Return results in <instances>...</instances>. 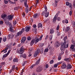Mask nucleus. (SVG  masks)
Listing matches in <instances>:
<instances>
[{"label":"nucleus","mask_w":75,"mask_h":75,"mask_svg":"<svg viewBox=\"0 0 75 75\" xmlns=\"http://www.w3.org/2000/svg\"><path fill=\"white\" fill-rule=\"evenodd\" d=\"M60 13V11H58V12L56 14V15L55 16H58V14H59Z\"/></svg>","instance_id":"13d9d810"},{"label":"nucleus","mask_w":75,"mask_h":75,"mask_svg":"<svg viewBox=\"0 0 75 75\" xmlns=\"http://www.w3.org/2000/svg\"><path fill=\"white\" fill-rule=\"evenodd\" d=\"M22 15L23 16V17H25V13L24 12H22Z\"/></svg>","instance_id":"de8ad7c7"},{"label":"nucleus","mask_w":75,"mask_h":75,"mask_svg":"<svg viewBox=\"0 0 75 75\" xmlns=\"http://www.w3.org/2000/svg\"><path fill=\"white\" fill-rule=\"evenodd\" d=\"M4 21L5 22V24H6V25H8L9 24V21L7 20V19H4Z\"/></svg>","instance_id":"ddd939ff"},{"label":"nucleus","mask_w":75,"mask_h":75,"mask_svg":"<svg viewBox=\"0 0 75 75\" xmlns=\"http://www.w3.org/2000/svg\"><path fill=\"white\" fill-rule=\"evenodd\" d=\"M25 30L26 31V32H28L30 30V27H26L25 28Z\"/></svg>","instance_id":"6ab92c4d"},{"label":"nucleus","mask_w":75,"mask_h":75,"mask_svg":"<svg viewBox=\"0 0 75 75\" xmlns=\"http://www.w3.org/2000/svg\"><path fill=\"white\" fill-rule=\"evenodd\" d=\"M7 19H9L10 20H13V16H11V15H9L8 16V17H7Z\"/></svg>","instance_id":"9d476101"},{"label":"nucleus","mask_w":75,"mask_h":75,"mask_svg":"<svg viewBox=\"0 0 75 75\" xmlns=\"http://www.w3.org/2000/svg\"><path fill=\"white\" fill-rule=\"evenodd\" d=\"M27 38L28 40H29V41H30V40H31V38L30 36H28L27 37Z\"/></svg>","instance_id":"09e8293b"},{"label":"nucleus","mask_w":75,"mask_h":75,"mask_svg":"<svg viewBox=\"0 0 75 75\" xmlns=\"http://www.w3.org/2000/svg\"><path fill=\"white\" fill-rule=\"evenodd\" d=\"M23 57L24 58H27V55H26V54H24L23 55Z\"/></svg>","instance_id":"37998d69"},{"label":"nucleus","mask_w":75,"mask_h":75,"mask_svg":"<svg viewBox=\"0 0 75 75\" xmlns=\"http://www.w3.org/2000/svg\"><path fill=\"white\" fill-rule=\"evenodd\" d=\"M69 14L70 16H71V15H72V11H70V12H69Z\"/></svg>","instance_id":"774afa93"},{"label":"nucleus","mask_w":75,"mask_h":75,"mask_svg":"<svg viewBox=\"0 0 75 75\" xmlns=\"http://www.w3.org/2000/svg\"><path fill=\"white\" fill-rule=\"evenodd\" d=\"M13 61L14 62H18V59L17 58H15L13 59Z\"/></svg>","instance_id":"393cba45"},{"label":"nucleus","mask_w":75,"mask_h":75,"mask_svg":"<svg viewBox=\"0 0 75 75\" xmlns=\"http://www.w3.org/2000/svg\"><path fill=\"white\" fill-rule=\"evenodd\" d=\"M57 20H58V21H60L61 20V17H58L57 18Z\"/></svg>","instance_id":"5fc2aeb1"},{"label":"nucleus","mask_w":75,"mask_h":75,"mask_svg":"<svg viewBox=\"0 0 75 75\" xmlns=\"http://www.w3.org/2000/svg\"><path fill=\"white\" fill-rule=\"evenodd\" d=\"M10 50H9L8 52H7V54H5L4 55H3V57L4 58H6V57L8 55V54H10Z\"/></svg>","instance_id":"1a4fd4ad"},{"label":"nucleus","mask_w":75,"mask_h":75,"mask_svg":"<svg viewBox=\"0 0 75 75\" xmlns=\"http://www.w3.org/2000/svg\"><path fill=\"white\" fill-rule=\"evenodd\" d=\"M66 43H67V42L65 41L64 42V43H62L61 44V46L60 47V50H61V51L62 52L65 51V48L68 47V45L67 44L66 45Z\"/></svg>","instance_id":"f257e3e1"},{"label":"nucleus","mask_w":75,"mask_h":75,"mask_svg":"<svg viewBox=\"0 0 75 75\" xmlns=\"http://www.w3.org/2000/svg\"><path fill=\"white\" fill-rule=\"evenodd\" d=\"M3 24V21H0V24H1V25L2 24Z\"/></svg>","instance_id":"680f3d73"},{"label":"nucleus","mask_w":75,"mask_h":75,"mask_svg":"<svg viewBox=\"0 0 75 75\" xmlns=\"http://www.w3.org/2000/svg\"><path fill=\"white\" fill-rule=\"evenodd\" d=\"M65 23H66L67 24V23H68V20H67V19H65Z\"/></svg>","instance_id":"e2e57ef3"},{"label":"nucleus","mask_w":75,"mask_h":75,"mask_svg":"<svg viewBox=\"0 0 75 75\" xmlns=\"http://www.w3.org/2000/svg\"><path fill=\"white\" fill-rule=\"evenodd\" d=\"M28 62H27V61H25L24 62L23 64H22V65L23 66V67H24V66L25 64H28Z\"/></svg>","instance_id":"c756f323"},{"label":"nucleus","mask_w":75,"mask_h":75,"mask_svg":"<svg viewBox=\"0 0 75 75\" xmlns=\"http://www.w3.org/2000/svg\"><path fill=\"white\" fill-rule=\"evenodd\" d=\"M25 7L26 8H25V12L26 13H28V5H25Z\"/></svg>","instance_id":"423d86ee"},{"label":"nucleus","mask_w":75,"mask_h":75,"mask_svg":"<svg viewBox=\"0 0 75 75\" xmlns=\"http://www.w3.org/2000/svg\"><path fill=\"white\" fill-rule=\"evenodd\" d=\"M4 3H5V4H7L8 3V1H6V0H4Z\"/></svg>","instance_id":"a19ab883"},{"label":"nucleus","mask_w":75,"mask_h":75,"mask_svg":"<svg viewBox=\"0 0 75 75\" xmlns=\"http://www.w3.org/2000/svg\"><path fill=\"white\" fill-rule=\"evenodd\" d=\"M62 58V57L61 55H59L58 58V61H60V59H61V58Z\"/></svg>","instance_id":"72a5a7b5"},{"label":"nucleus","mask_w":75,"mask_h":75,"mask_svg":"<svg viewBox=\"0 0 75 75\" xmlns=\"http://www.w3.org/2000/svg\"><path fill=\"white\" fill-rule=\"evenodd\" d=\"M45 67H46V68H48V64H46Z\"/></svg>","instance_id":"338daca9"},{"label":"nucleus","mask_w":75,"mask_h":75,"mask_svg":"<svg viewBox=\"0 0 75 75\" xmlns=\"http://www.w3.org/2000/svg\"><path fill=\"white\" fill-rule=\"evenodd\" d=\"M56 20H57V17H56V16H55L54 18L53 19V21L54 22H55Z\"/></svg>","instance_id":"473e14b6"},{"label":"nucleus","mask_w":75,"mask_h":75,"mask_svg":"<svg viewBox=\"0 0 75 75\" xmlns=\"http://www.w3.org/2000/svg\"><path fill=\"white\" fill-rule=\"evenodd\" d=\"M44 7L45 10V12H47V6H46V5H45Z\"/></svg>","instance_id":"ea45409f"},{"label":"nucleus","mask_w":75,"mask_h":75,"mask_svg":"<svg viewBox=\"0 0 75 75\" xmlns=\"http://www.w3.org/2000/svg\"><path fill=\"white\" fill-rule=\"evenodd\" d=\"M8 47H6L5 49L1 51V52H4V53H6V52H7V51L8 50Z\"/></svg>","instance_id":"9b49d317"},{"label":"nucleus","mask_w":75,"mask_h":75,"mask_svg":"<svg viewBox=\"0 0 75 75\" xmlns=\"http://www.w3.org/2000/svg\"><path fill=\"white\" fill-rule=\"evenodd\" d=\"M33 28H36L37 27V25L36 24H34L33 25Z\"/></svg>","instance_id":"4d7b16f0"},{"label":"nucleus","mask_w":75,"mask_h":75,"mask_svg":"<svg viewBox=\"0 0 75 75\" xmlns=\"http://www.w3.org/2000/svg\"><path fill=\"white\" fill-rule=\"evenodd\" d=\"M12 43H10L9 46V48H12Z\"/></svg>","instance_id":"052dcab7"},{"label":"nucleus","mask_w":75,"mask_h":75,"mask_svg":"<svg viewBox=\"0 0 75 75\" xmlns=\"http://www.w3.org/2000/svg\"><path fill=\"white\" fill-rule=\"evenodd\" d=\"M25 49H24V48H23L21 47L20 49V50H18V49H17V52L18 54H23L24 52V50Z\"/></svg>","instance_id":"f03ea898"},{"label":"nucleus","mask_w":75,"mask_h":75,"mask_svg":"<svg viewBox=\"0 0 75 75\" xmlns=\"http://www.w3.org/2000/svg\"><path fill=\"white\" fill-rule=\"evenodd\" d=\"M42 36H41L40 37V38H38L36 37L35 38V39L34 40L35 41V44H37V42L39 41H41V40H42Z\"/></svg>","instance_id":"7ed1b4c3"},{"label":"nucleus","mask_w":75,"mask_h":75,"mask_svg":"<svg viewBox=\"0 0 75 75\" xmlns=\"http://www.w3.org/2000/svg\"><path fill=\"white\" fill-rule=\"evenodd\" d=\"M67 69H71L72 68V66L70 64L68 63H67Z\"/></svg>","instance_id":"0eeeda50"},{"label":"nucleus","mask_w":75,"mask_h":75,"mask_svg":"<svg viewBox=\"0 0 75 75\" xmlns=\"http://www.w3.org/2000/svg\"><path fill=\"white\" fill-rule=\"evenodd\" d=\"M14 9V10H17L18 9V7H15Z\"/></svg>","instance_id":"864d4df0"},{"label":"nucleus","mask_w":75,"mask_h":75,"mask_svg":"<svg viewBox=\"0 0 75 75\" xmlns=\"http://www.w3.org/2000/svg\"><path fill=\"white\" fill-rule=\"evenodd\" d=\"M46 13L45 15V17H48V16H49V13L48 12H46Z\"/></svg>","instance_id":"2f4dec72"},{"label":"nucleus","mask_w":75,"mask_h":75,"mask_svg":"<svg viewBox=\"0 0 75 75\" xmlns=\"http://www.w3.org/2000/svg\"><path fill=\"white\" fill-rule=\"evenodd\" d=\"M66 6H68L69 5V4H69V2H66Z\"/></svg>","instance_id":"c03bdc74"},{"label":"nucleus","mask_w":75,"mask_h":75,"mask_svg":"<svg viewBox=\"0 0 75 75\" xmlns=\"http://www.w3.org/2000/svg\"><path fill=\"white\" fill-rule=\"evenodd\" d=\"M75 46L74 45H71V47H70V49H71L72 50L73 48H74V47H75Z\"/></svg>","instance_id":"7c9ffc66"},{"label":"nucleus","mask_w":75,"mask_h":75,"mask_svg":"<svg viewBox=\"0 0 75 75\" xmlns=\"http://www.w3.org/2000/svg\"><path fill=\"white\" fill-rule=\"evenodd\" d=\"M71 42H72V43L73 44H75V40H74V39H72L71 40Z\"/></svg>","instance_id":"3c124183"},{"label":"nucleus","mask_w":75,"mask_h":75,"mask_svg":"<svg viewBox=\"0 0 75 75\" xmlns=\"http://www.w3.org/2000/svg\"><path fill=\"white\" fill-rule=\"evenodd\" d=\"M69 7L70 8L71 11H72V10L73 8V6H72V4L70 3L69 5Z\"/></svg>","instance_id":"a211bd4d"},{"label":"nucleus","mask_w":75,"mask_h":75,"mask_svg":"<svg viewBox=\"0 0 75 75\" xmlns=\"http://www.w3.org/2000/svg\"><path fill=\"white\" fill-rule=\"evenodd\" d=\"M6 40H7L6 37H4L3 39V41L4 42H5V41H6Z\"/></svg>","instance_id":"e433bc0d"},{"label":"nucleus","mask_w":75,"mask_h":75,"mask_svg":"<svg viewBox=\"0 0 75 75\" xmlns=\"http://www.w3.org/2000/svg\"><path fill=\"white\" fill-rule=\"evenodd\" d=\"M13 37H14V35H9L8 37V39H13Z\"/></svg>","instance_id":"f3484780"},{"label":"nucleus","mask_w":75,"mask_h":75,"mask_svg":"<svg viewBox=\"0 0 75 75\" xmlns=\"http://www.w3.org/2000/svg\"><path fill=\"white\" fill-rule=\"evenodd\" d=\"M46 13H45V11H43L42 13V15L43 16H45Z\"/></svg>","instance_id":"6e6d98bb"},{"label":"nucleus","mask_w":75,"mask_h":75,"mask_svg":"<svg viewBox=\"0 0 75 75\" xmlns=\"http://www.w3.org/2000/svg\"><path fill=\"white\" fill-rule=\"evenodd\" d=\"M54 33V30L53 29H51L50 30V34H53Z\"/></svg>","instance_id":"4be33fe9"},{"label":"nucleus","mask_w":75,"mask_h":75,"mask_svg":"<svg viewBox=\"0 0 75 75\" xmlns=\"http://www.w3.org/2000/svg\"><path fill=\"white\" fill-rule=\"evenodd\" d=\"M13 24L14 25H16L17 24V22L16 21H14L13 22Z\"/></svg>","instance_id":"58836bf2"},{"label":"nucleus","mask_w":75,"mask_h":75,"mask_svg":"<svg viewBox=\"0 0 75 75\" xmlns=\"http://www.w3.org/2000/svg\"><path fill=\"white\" fill-rule=\"evenodd\" d=\"M59 25H58L56 28L57 30H59Z\"/></svg>","instance_id":"bf43d9fd"},{"label":"nucleus","mask_w":75,"mask_h":75,"mask_svg":"<svg viewBox=\"0 0 75 75\" xmlns=\"http://www.w3.org/2000/svg\"><path fill=\"white\" fill-rule=\"evenodd\" d=\"M38 28H40V27L42 28V25L41 23H40L38 24Z\"/></svg>","instance_id":"b1692460"},{"label":"nucleus","mask_w":75,"mask_h":75,"mask_svg":"<svg viewBox=\"0 0 75 75\" xmlns=\"http://www.w3.org/2000/svg\"><path fill=\"white\" fill-rule=\"evenodd\" d=\"M39 16V14L36 13L34 15L33 17L34 18H38V17Z\"/></svg>","instance_id":"2eb2a0df"},{"label":"nucleus","mask_w":75,"mask_h":75,"mask_svg":"<svg viewBox=\"0 0 75 75\" xmlns=\"http://www.w3.org/2000/svg\"><path fill=\"white\" fill-rule=\"evenodd\" d=\"M24 2V4L25 6L28 5L27 4V0H23Z\"/></svg>","instance_id":"cd10ccee"},{"label":"nucleus","mask_w":75,"mask_h":75,"mask_svg":"<svg viewBox=\"0 0 75 75\" xmlns=\"http://www.w3.org/2000/svg\"><path fill=\"white\" fill-rule=\"evenodd\" d=\"M48 38V35H47L45 38V40H47Z\"/></svg>","instance_id":"69168bd1"},{"label":"nucleus","mask_w":75,"mask_h":75,"mask_svg":"<svg viewBox=\"0 0 75 75\" xmlns=\"http://www.w3.org/2000/svg\"><path fill=\"white\" fill-rule=\"evenodd\" d=\"M9 26V27L11 26L10 28V31L11 32H13V27L11 23H10Z\"/></svg>","instance_id":"f8f14e48"},{"label":"nucleus","mask_w":75,"mask_h":75,"mask_svg":"<svg viewBox=\"0 0 75 75\" xmlns=\"http://www.w3.org/2000/svg\"><path fill=\"white\" fill-rule=\"evenodd\" d=\"M22 33H23L24 31V28H23L20 31Z\"/></svg>","instance_id":"a18cd8bd"},{"label":"nucleus","mask_w":75,"mask_h":75,"mask_svg":"<svg viewBox=\"0 0 75 75\" xmlns=\"http://www.w3.org/2000/svg\"><path fill=\"white\" fill-rule=\"evenodd\" d=\"M53 63H54V60H51L50 62V64H53Z\"/></svg>","instance_id":"8fccbe9b"},{"label":"nucleus","mask_w":75,"mask_h":75,"mask_svg":"<svg viewBox=\"0 0 75 75\" xmlns=\"http://www.w3.org/2000/svg\"><path fill=\"white\" fill-rule=\"evenodd\" d=\"M52 35H50L49 37V40L52 41Z\"/></svg>","instance_id":"f704fd0d"},{"label":"nucleus","mask_w":75,"mask_h":75,"mask_svg":"<svg viewBox=\"0 0 75 75\" xmlns=\"http://www.w3.org/2000/svg\"><path fill=\"white\" fill-rule=\"evenodd\" d=\"M62 67L63 68H66V67H67V64H66L64 62L62 64Z\"/></svg>","instance_id":"412c9836"},{"label":"nucleus","mask_w":75,"mask_h":75,"mask_svg":"<svg viewBox=\"0 0 75 75\" xmlns=\"http://www.w3.org/2000/svg\"><path fill=\"white\" fill-rule=\"evenodd\" d=\"M40 50L39 49H37L36 51H35V53L34 55V57H36L40 53Z\"/></svg>","instance_id":"20e7f679"},{"label":"nucleus","mask_w":75,"mask_h":75,"mask_svg":"<svg viewBox=\"0 0 75 75\" xmlns=\"http://www.w3.org/2000/svg\"><path fill=\"white\" fill-rule=\"evenodd\" d=\"M67 39V36H66L64 38V41H66Z\"/></svg>","instance_id":"603ef678"},{"label":"nucleus","mask_w":75,"mask_h":75,"mask_svg":"<svg viewBox=\"0 0 75 75\" xmlns=\"http://www.w3.org/2000/svg\"><path fill=\"white\" fill-rule=\"evenodd\" d=\"M42 70V67H38L36 69V71L37 72H40Z\"/></svg>","instance_id":"39448f33"},{"label":"nucleus","mask_w":75,"mask_h":75,"mask_svg":"<svg viewBox=\"0 0 75 75\" xmlns=\"http://www.w3.org/2000/svg\"><path fill=\"white\" fill-rule=\"evenodd\" d=\"M62 62H58L57 63V64H58V65H60V64H62Z\"/></svg>","instance_id":"0e129e2a"},{"label":"nucleus","mask_w":75,"mask_h":75,"mask_svg":"<svg viewBox=\"0 0 75 75\" xmlns=\"http://www.w3.org/2000/svg\"><path fill=\"white\" fill-rule=\"evenodd\" d=\"M34 42H35V41H34V40H33L31 41L30 42V46H32L33 45V44L34 43Z\"/></svg>","instance_id":"c85d7f7f"},{"label":"nucleus","mask_w":75,"mask_h":75,"mask_svg":"<svg viewBox=\"0 0 75 75\" xmlns=\"http://www.w3.org/2000/svg\"><path fill=\"white\" fill-rule=\"evenodd\" d=\"M67 29V31L68 32V33L70 34L71 33V30H70V27H67V28H66Z\"/></svg>","instance_id":"dca6fc26"},{"label":"nucleus","mask_w":75,"mask_h":75,"mask_svg":"<svg viewBox=\"0 0 75 75\" xmlns=\"http://www.w3.org/2000/svg\"><path fill=\"white\" fill-rule=\"evenodd\" d=\"M70 60L69 58H66L64 59V61H66L67 62H69V61H70Z\"/></svg>","instance_id":"a878e982"},{"label":"nucleus","mask_w":75,"mask_h":75,"mask_svg":"<svg viewBox=\"0 0 75 75\" xmlns=\"http://www.w3.org/2000/svg\"><path fill=\"white\" fill-rule=\"evenodd\" d=\"M12 70L13 71H14L15 70V65H13L12 67Z\"/></svg>","instance_id":"49530a36"},{"label":"nucleus","mask_w":75,"mask_h":75,"mask_svg":"<svg viewBox=\"0 0 75 75\" xmlns=\"http://www.w3.org/2000/svg\"><path fill=\"white\" fill-rule=\"evenodd\" d=\"M41 60V58H39L38 60L36 62L35 64V65H38L39 63H40V60Z\"/></svg>","instance_id":"5701e85b"},{"label":"nucleus","mask_w":75,"mask_h":75,"mask_svg":"<svg viewBox=\"0 0 75 75\" xmlns=\"http://www.w3.org/2000/svg\"><path fill=\"white\" fill-rule=\"evenodd\" d=\"M1 17L2 18H3V19H4L5 17H7V16L6 14H3L1 15Z\"/></svg>","instance_id":"aec40b11"},{"label":"nucleus","mask_w":75,"mask_h":75,"mask_svg":"<svg viewBox=\"0 0 75 75\" xmlns=\"http://www.w3.org/2000/svg\"><path fill=\"white\" fill-rule=\"evenodd\" d=\"M48 52V48L45 49L44 51V52Z\"/></svg>","instance_id":"4c0bfd02"},{"label":"nucleus","mask_w":75,"mask_h":75,"mask_svg":"<svg viewBox=\"0 0 75 75\" xmlns=\"http://www.w3.org/2000/svg\"><path fill=\"white\" fill-rule=\"evenodd\" d=\"M35 1L36 4H37L39 3L40 2V1L39 0H35Z\"/></svg>","instance_id":"c9c22d12"},{"label":"nucleus","mask_w":75,"mask_h":75,"mask_svg":"<svg viewBox=\"0 0 75 75\" xmlns=\"http://www.w3.org/2000/svg\"><path fill=\"white\" fill-rule=\"evenodd\" d=\"M58 64L57 63L56 64H54V68H57V67H58Z\"/></svg>","instance_id":"79ce46f5"},{"label":"nucleus","mask_w":75,"mask_h":75,"mask_svg":"<svg viewBox=\"0 0 75 75\" xmlns=\"http://www.w3.org/2000/svg\"><path fill=\"white\" fill-rule=\"evenodd\" d=\"M22 34V33L20 31L17 33V35H16V37H17L18 36H19V35H21Z\"/></svg>","instance_id":"bb28decb"},{"label":"nucleus","mask_w":75,"mask_h":75,"mask_svg":"<svg viewBox=\"0 0 75 75\" xmlns=\"http://www.w3.org/2000/svg\"><path fill=\"white\" fill-rule=\"evenodd\" d=\"M59 45H60V44H59V42H56L54 45L55 47H56V48H58L59 46Z\"/></svg>","instance_id":"4468645a"},{"label":"nucleus","mask_w":75,"mask_h":75,"mask_svg":"<svg viewBox=\"0 0 75 75\" xmlns=\"http://www.w3.org/2000/svg\"><path fill=\"white\" fill-rule=\"evenodd\" d=\"M26 40V37H23L21 40V42L22 43H24L25 42V41Z\"/></svg>","instance_id":"6e6552de"}]
</instances>
